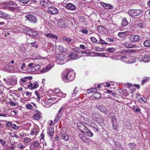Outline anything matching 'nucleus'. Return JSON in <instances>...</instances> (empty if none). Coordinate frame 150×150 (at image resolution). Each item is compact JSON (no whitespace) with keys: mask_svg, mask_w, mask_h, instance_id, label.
Listing matches in <instances>:
<instances>
[{"mask_svg":"<svg viewBox=\"0 0 150 150\" xmlns=\"http://www.w3.org/2000/svg\"><path fill=\"white\" fill-rule=\"evenodd\" d=\"M48 11L49 13L52 14H56L58 13V9L54 6H50L48 7Z\"/></svg>","mask_w":150,"mask_h":150,"instance_id":"obj_9","label":"nucleus"},{"mask_svg":"<svg viewBox=\"0 0 150 150\" xmlns=\"http://www.w3.org/2000/svg\"><path fill=\"white\" fill-rule=\"evenodd\" d=\"M40 144L39 142L37 141H35L33 142V145L35 148L38 146Z\"/></svg>","mask_w":150,"mask_h":150,"instance_id":"obj_34","label":"nucleus"},{"mask_svg":"<svg viewBox=\"0 0 150 150\" xmlns=\"http://www.w3.org/2000/svg\"><path fill=\"white\" fill-rule=\"evenodd\" d=\"M25 33L30 35H32L37 37L38 34L36 32L30 30L29 28H27L26 30H24Z\"/></svg>","mask_w":150,"mask_h":150,"instance_id":"obj_6","label":"nucleus"},{"mask_svg":"<svg viewBox=\"0 0 150 150\" xmlns=\"http://www.w3.org/2000/svg\"><path fill=\"white\" fill-rule=\"evenodd\" d=\"M59 94H60V95H59L60 96L63 98L65 97L66 95V94L65 93H62L61 92L59 93Z\"/></svg>","mask_w":150,"mask_h":150,"instance_id":"obj_54","label":"nucleus"},{"mask_svg":"<svg viewBox=\"0 0 150 150\" xmlns=\"http://www.w3.org/2000/svg\"><path fill=\"white\" fill-rule=\"evenodd\" d=\"M123 94L124 95L126 96H127L129 95V93L127 91L125 90L124 91H123Z\"/></svg>","mask_w":150,"mask_h":150,"instance_id":"obj_57","label":"nucleus"},{"mask_svg":"<svg viewBox=\"0 0 150 150\" xmlns=\"http://www.w3.org/2000/svg\"><path fill=\"white\" fill-rule=\"evenodd\" d=\"M40 117V113H36L33 116V117L36 120H38L39 119Z\"/></svg>","mask_w":150,"mask_h":150,"instance_id":"obj_33","label":"nucleus"},{"mask_svg":"<svg viewBox=\"0 0 150 150\" xmlns=\"http://www.w3.org/2000/svg\"><path fill=\"white\" fill-rule=\"evenodd\" d=\"M16 5V3L13 2H10L9 3H5V5H14L15 6Z\"/></svg>","mask_w":150,"mask_h":150,"instance_id":"obj_42","label":"nucleus"},{"mask_svg":"<svg viewBox=\"0 0 150 150\" xmlns=\"http://www.w3.org/2000/svg\"><path fill=\"white\" fill-rule=\"evenodd\" d=\"M51 67L50 65H49L46 67L45 68L42 69L41 71V72H45L49 70L50 69V68Z\"/></svg>","mask_w":150,"mask_h":150,"instance_id":"obj_39","label":"nucleus"},{"mask_svg":"<svg viewBox=\"0 0 150 150\" xmlns=\"http://www.w3.org/2000/svg\"><path fill=\"white\" fill-rule=\"evenodd\" d=\"M18 147L21 149H23L24 148L23 145L21 144H18Z\"/></svg>","mask_w":150,"mask_h":150,"instance_id":"obj_62","label":"nucleus"},{"mask_svg":"<svg viewBox=\"0 0 150 150\" xmlns=\"http://www.w3.org/2000/svg\"><path fill=\"white\" fill-rule=\"evenodd\" d=\"M120 59L121 61L125 63L128 62L129 60L128 58L125 56L121 57Z\"/></svg>","mask_w":150,"mask_h":150,"instance_id":"obj_28","label":"nucleus"},{"mask_svg":"<svg viewBox=\"0 0 150 150\" xmlns=\"http://www.w3.org/2000/svg\"><path fill=\"white\" fill-rule=\"evenodd\" d=\"M26 108L27 109H31L33 108V106L31 104H27L26 105Z\"/></svg>","mask_w":150,"mask_h":150,"instance_id":"obj_48","label":"nucleus"},{"mask_svg":"<svg viewBox=\"0 0 150 150\" xmlns=\"http://www.w3.org/2000/svg\"><path fill=\"white\" fill-rule=\"evenodd\" d=\"M93 141L91 139L89 138H88L87 139V140L85 143H87V144L89 145Z\"/></svg>","mask_w":150,"mask_h":150,"instance_id":"obj_46","label":"nucleus"},{"mask_svg":"<svg viewBox=\"0 0 150 150\" xmlns=\"http://www.w3.org/2000/svg\"><path fill=\"white\" fill-rule=\"evenodd\" d=\"M18 1L19 2L24 4H28L30 2V0H18Z\"/></svg>","mask_w":150,"mask_h":150,"instance_id":"obj_38","label":"nucleus"},{"mask_svg":"<svg viewBox=\"0 0 150 150\" xmlns=\"http://www.w3.org/2000/svg\"><path fill=\"white\" fill-rule=\"evenodd\" d=\"M45 36L46 37L53 38L54 40H57L58 39V37L57 36L51 33L46 34L45 35Z\"/></svg>","mask_w":150,"mask_h":150,"instance_id":"obj_15","label":"nucleus"},{"mask_svg":"<svg viewBox=\"0 0 150 150\" xmlns=\"http://www.w3.org/2000/svg\"><path fill=\"white\" fill-rule=\"evenodd\" d=\"M142 98L139 95H137L136 97V99L138 100L140 102H141V99H142Z\"/></svg>","mask_w":150,"mask_h":150,"instance_id":"obj_50","label":"nucleus"},{"mask_svg":"<svg viewBox=\"0 0 150 150\" xmlns=\"http://www.w3.org/2000/svg\"><path fill=\"white\" fill-rule=\"evenodd\" d=\"M65 7L68 9L72 11L75 10L76 8V7L75 5L70 3L67 4L66 6Z\"/></svg>","mask_w":150,"mask_h":150,"instance_id":"obj_14","label":"nucleus"},{"mask_svg":"<svg viewBox=\"0 0 150 150\" xmlns=\"http://www.w3.org/2000/svg\"><path fill=\"white\" fill-rule=\"evenodd\" d=\"M133 109L136 112H140V110L139 109V107L138 106H133Z\"/></svg>","mask_w":150,"mask_h":150,"instance_id":"obj_36","label":"nucleus"},{"mask_svg":"<svg viewBox=\"0 0 150 150\" xmlns=\"http://www.w3.org/2000/svg\"><path fill=\"white\" fill-rule=\"evenodd\" d=\"M66 22L63 19H59L58 22V26L60 27H63L65 24Z\"/></svg>","mask_w":150,"mask_h":150,"instance_id":"obj_16","label":"nucleus"},{"mask_svg":"<svg viewBox=\"0 0 150 150\" xmlns=\"http://www.w3.org/2000/svg\"><path fill=\"white\" fill-rule=\"evenodd\" d=\"M63 80L65 82H68L72 81L75 77V74L74 71L64 70L61 74Z\"/></svg>","mask_w":150,"mask_h":150,"instance_id":"obj_1","label":"nucleus"},{"mask_svg":"<svg viewBox=\"0 0 150 150\" xmlns=\"http://www.w3.org/2000/svg\"><path fill=\"white\" fill-rule=\"evenodd\" d=\"M112 125L113 128L116 130L117 129V124L116 119L114 116H112Z\"/></svg>","mask_w":150,"mask_h":150,"instance_id":"obj_11","label":"nucleus"},{"mask_svg":"<svg viewBox=\"0 0 150 150\" xmlns=\"http://www.w3.org/2000/svg\"><path fill=\"white\" fill-rule=\"evenodd\" d=\"M100 111L102 112H103L104 113H106L107 112L106 110L105 109V108H100Z\"/></svg>","mask_w":150,"mask_h":150,"instance_id":"obj_52","label":"nucleus"},{"mask_svg":"<svg viewBox=\"0 0 150 150\" xmlns=\"http://www.w3.org/2000/svg\"><path fill=\"white\" fill-rule=\"evenodd\" d=\"M11 127L13 129H18L17 126L15 124H13L11 125Z\"/></svg>","mask_w":150,"mask_h":150,"instance_id":"obj_53","label":"nucleus"},{"mask_svg":"<svg viewBox=\"0 0 150 150\" xmlns=\"http://www.w3.org/2000/svg\"><path fill=\"white\" fill-rule=\"evenodd\" d=\"M17 7L9 6L8 7L7 9L11 11L14 10L16 8H17Z\"/></svg>","mask_w":150,"mask_h":150,"instance_id":"obj_43","label":"nucleus"},{"mask_svg":"<svg viewBox=\"0 0 150 150\" xmlns=\"http://www.w3.org/2000/svg\"><path fill=\"white\" fill-rule=\"evenodd\" d=\"M141 99V102L142 101L144 102L145 103H147V100L146 98H144V97H142Z\"/></svg>","mask_w":150,"mask_h":150,"instance_id":"obj_51","label":"nucleus"},{"mask_svg":"<svg viewBox=\"0 0 150 150\" xmlns=\"http://www.w3.org/2000/svg\"><path fill=\"white\" fill-rule=\"evenodd\" d=\"M150 60V56L149 55L142 56L140 58V61L141 62L145 63L148 62Z\"/></svg>","mask_w":150,"mask_h":150,"instance_id":"obj_7","label":"nucleus"},{"mask_svg":"<svg viewBox=\"0 0 150 150\" xmlns=\"http://www.w3.org/2000/svg\"><path fill=\"white\" fill-rule=\"evenodd\" d=\"M125 46L126 48H129L133 47L135 45L132 44L129 42H127L125 44Z\"/></svg>","mask_w":150,"mask_h":150,"instance_id":"obj_26","label":"nucleus"},{"mask_svg":"<svg viewBox=\"0 0 150 150\" xmlns=\"http://www.w3.org/2000/svg\"><path fill=\"white\" fill-rule=\"evenodd\" d=\"M81 32L82 33H84V34H87L88 32V30H83V29H81Z\"/></svg>","mask_w":150,"mask_h":150,"instance_id":"obj_61","label":"nucleus"},{"mask_svg":"<svg viewBox=\"0 0 150 150\" xmlns=\"http://www.w3.org/2000/svg\"><path fill=\"white\" fill-rule=\"evenodd\" d=\"M27 87L30 88H31V87H32L33 86V84L30 82H29V80L28 82H27Z\"/></svg>","mask_w":150,"mask_h":150,"instance_id":"obj_49","label":"nucleus"},{"mask_svg":"<svg viewBox=\"0 0 150 150\" xmlns=\"http://www.w3.org/2000/svg\"><path fill=\"white\" fill-rule=\"evenodd\" d=\"M40 3L42 6L47 7H49L52 5L51 2L48 0H40Z\"/></svg>","mask_w":150,"mask_h":150,"instance_id":"obj_8","label":"nucleus"},{"mask_svg":"<svg viewBox=\"0 0 150 150\" xmlns=\"http://www.w3.org/2000/svg\"><path fill=\"white\" fill-rule=\"evenodd\" d=\"M30 141V139L28 137H26L24 140V142L25 143L29 142Z\"/></svg>","mask_w":150,"mask_h":150,"instance_id":"obj_58","label":"nucleus"},{"mask_svg":"<svg viewBox=\"0 0 150 150\" xmlns=\"http://www.w3.org/2000/svg\"><path fill=\"white\" fill-rule=\"evenodd\" d=\"M79 53L76 52H73L70 53L69 57L70 58L72 59L73 60H74L77 59L79 57V56L78 55Z\"/></svg>","mask_w":150,"mask_h":150,"instance_id":"obj_12","label":"nucleus"},{"mask_svg":"<svg viewBox=\"0 0 150 150\" xmlns=\"http://www.w3.org/2000/svg\"><path fill=\"white\" fill-rule=\"evenodd\" d=\"M32 79V76L25 77L21 79V81L23 82H25Z\"/></svg>","mask_w":150,"mask_h":150,"instance_id":"obj_23","label":"nucleus"},{"mask_svg":"<svg viewBox=\"0 0 150 150\" xmlns=\"http://www.w3.org/2000/svg\"><path fill=\"white\" fill-rule=\"evenodd\" d=\"M77 128L79 130L82 132L83 134H85V131L87 129V127L82 122H79L77 124Z\"/></svg>","mask_w":150,"mask_h":150,"instance_id":"obj_4","label":"nucleus"},{"mask_svg":"<svg viewBox=\"0 0 150 150\" xmlns=\"http://www.w3.org/2000/svg\"><path fill=\"white\" fill-rule=\"evenodd\" d=\"M115 48L113 47L109 48H108L107 51L109 52L112 53L115 52Z\"/></svg>","mask_w":150,"mask_h":150,"instance_id":"obj_37","label":"nucleus"},{"mask_svg":"<svg viewBox=\"0 0 150 150\" xmlns=\"http://www.w3.org/2000/svg\"><path fill=\"white\" fill-rule=\"evenodd\" d=\"M77 87H76L75 88L74 90V92L73 93V95L75 96L77 93L78 91L76 90Z\"/></svg>","mask_w":150,"mask_h":150,"instance_id":"obj_55","label":"nucleus"},{"mask_svg":"<svg viewBox=\"0 0 150 150\" xmlns=\"http://www.w3.org/2000/svg\"><path fill=\"white\" fill-rule=\"evenodd\" d=\"M143 11L142 9H131L129 10L128 13L131 16H139Z\"/></svg>","mask_w":150,"mask_h":150,"instance_id":"obj_2","label":"nucleus"},{"mask_svg":"<svg viewBox=\"0 0 150 150\" xmlns=\"http://www.w3.org/2000/svg\"><path fill=\"white\" fill-rule=\"evenodd\" d=\"M65 59L64 55L62 54H60L57 55L56 61L58 64H62L65 62V61H64Z\"/></svg>","mask_w":150,"mask_h":150,"instance_id":"obj_3","label":"nucleus"},{"mask_svg":"<svg viewBox=\"0 0 150 150\" xmlns=\"http://www.w3.org/2000/svg\"><path fill=\"white\" fill-rule=\"evenodd\" d=\"M100 4L106 9H112L113 8V6L111 4L106 3L102 2H100Z\"/></svg>","mask_w":150,"mask_h":150,"instance_id":"obj_10","label":"nucleus"},{"mask_svg":"<svg viewBox=\"0 0 150 150\" xmlns=\"http://www.w3.org/2000/svg\"><path fill=\"white\" fill-rule=\"evenodd\" d=\"M61 117V116L60 114H59L58 113L56 116V117L54 119V123L57 122L60 119Z\"/></svg>","mask_w":150,"mask_h":150,"instance_id":"obj_32","label":"nucleus"},{"mask_svg":"<svg viewBox=\"0 0 150 150\" xmlns=\"http://www.w3.org/2000/svg\"><path fill=\"white\" fill-rule=\"evenodd\" d=\"M10 17V16L9 15L0 11V18H9Z\"/></svg>","mask_w":150,"mask_h":150,"instance_id":"obj_18","label":"nucleus"},{"mask_svg":"<svg viewBox=\"0 0 150 150\" xmlns=\"http://www.w3.org/2000/svg\"><path fill=\"white\" fill-rule=\"evenodd\" d=\"M67 106V104H65L62 105L59 110L58 113L60 115V113L62 111H64V110Z\"/></svg>","mask_w":150,"mask_h":150,"instance_id":"obj_31","label":"nucleus"},{"mask_svg":"<svg viewBox=\"0 0 150 150\" xmlns=\"http://www.w3.org/2000/svg\"><path fill=\"white\" fill-rule=\"evenodd\" d=\"M93 129L96 131V132H98L99 130V128L98 127H93Z\"/></svg>","mask_w":150,"mask_h":150,"instance_id":"obj_56","label":"nucleus"},{"mask_svg":"<svg viewBox=\"0 0 150 150\" xmlns=\"http://www.w3.org/2000/svg\"><path fill=\"white\" fill-rule=\"evenodd\" d=\"M97 91V90L94 88H92L88 90L87 93H90L94 92H96Z\"/></svg>","mask_w":150,"mask_h":150,"instance_id":"obj_35","label":"nucleus"},{"mask_svg":"<svg viewBox=\"0 0 150 150\" xmlns=\"http://www.w3.org/2000/svg\"><path fill=\"white\" fill-rule=\"evenodd\" d=\"M25 67V64L24 63H23V64H22L21 69V70H24V68Z\"/></svg>","mask_w":150,"mask_h":150,"instance_id":"obj_60","label":"nucleus"},{"mask_svg":"<svg viewBox=\"0 0 150 150\" xmlns=\"http://www.w3.org/2000/svg\"><path fill=\"white\" fill-rule=\"evenodd\" d=\"M128 32L127 31L120 32L118 34V35L120 38H123L126 36H127Z\"/></svg>","mask_w":150,"mask_h":150,"instance_id":"obj_21","label":"nucleus"},{"mask_svg":"<svg viewBox=\"0 0 150 150\" xmlns=\"http://www.w3.org/2000/svg\"><path fill=\"white\" fill-rule=\"evenodd\" d=\"M128 146L130 150H133L136 147V144L134 143H129L128 144Z\"/></svg>","mask_w":150,"mask_h":150,"instance_id":"obj_22","label":"nucleus"},{"mask_svg":"<svg viewBox=\"0 0 150 150\" xmlns=\"http://www.w3.org/2000/svg\"><path fill=\"white\" fill-rule=\"evenodd\" d=\"M40 66L39 64L34 65L30 68V69L31 70L30 71L33 72L39 69L40 68Z\"/></svg>","mask_w":150,"mask_h":150,"instance_id":"obj_17","label":"nucleus"},{"mask_svg":"<svg viewBox=\"0 0 150 150\" xmlns=\"http://www.w3.org/2000/svg\"><path fill=\"white\" fill-rule=\"evenodd\" d=\"M61 138L62 139H64L66 141H68L69 139V137L68 135L64 133L61 134Z\"/></svg>","mask_w":150,"mask_h":150,"instance_id":"obj_19","label":"nucleus"},{"mask_svg":"<svg viewBox=\"0 0 150 150\" xmlns=\"http://www.w3.org/2000/svg\"><path fill=\"white\" fill-rule=\"evenodd\" d=\"M54 130L51 127H49L48 129V134L52 138L54 134Z\"/></svg>","mask_w":150,"mask_h":150,"instance_id":"obj_20","label":"nucleus"},{"mask_svg":"<svg viewBox=\"0 0 150 150\" xmlns=\"http://www.w3.org/2000/svg\"><path fill=\"white\" fill-rule=\"evenodd\" d=\"M0 142L1 143L3 146H4L6 142V141L3 140L2 139H0Z\"/></svg>","mask_w":150,"mask_h":150,"instance_id":"obj_47","label":"nucleus"},{"mask_svg":"<svg viewBox=\"0 0 150 150\" xmlns=\"http://www.w3.org/2000/svg\"><path fill=\"white\" fill-rule=\"evenodd\" d=\"M34 63L33 62L31 63L28 64V66L29 67H30V68L31 67H33L34 65Z\"/></svg>","mask_w":150,"mask_h":150,"instance_id":"obj_63","label":"nucleus"},{"mask_svg":"<svg viewBox=\"0 0 150 150\" xmlns=\"http://www.w3.org/2000/svg\"><path fill=\"white\" fill-rule=\"evenodd\" d=\"M128 24V22L126 18H123L122 19V23H121L122 26L123 27L125 26Z\"/></svg>","mask_w":150,"mask_h":150,"instance_id":"obj_27","label":"nucleus"},{"mask_svg":"<svg viewBox=\"0 0 150 150\" xmlns=\"http://www.w3.org/2000/svg\"><path fill=\"white\" fill-rule=\"evenodd\" d=\"M129 38L131 41L136 42L139 40L140 37L137 35H131L130 36Z\"/></svg>","mask_w":150,"mask_h":150,"instance_id":"obj_13","label":"nucleus"},{"mask_svg":"<svg viewBox=\"0 0 150 150\" xmlns=\"http://www.w3.org/2000/svg\"><path fill=\"white\" fill-rule=\"evenodd\" d=\"M91 42H97L98 41L96 38L93 37L91 38Z\"/></svg>","mask_w":150,"mask_h":150,"instance_id":"obj_44","label":"nucleus"},{"mask_svg":"<svg viewBox=\"0 0 150 150\" xmlns=\"http://www.w3.org/2000/svg\"><path fill=\"white\" fill-rule=\"evenodd\" d=\"M82 52L83 53H85V54H88V55L92 54H93L94 53V52H90L88 51H85L83 52Z\"/></svg>","mask_w":150,"mask_h":150,"instance_id":"obj_45","label":"nucleus"},{"mask_svg":"<svg viewBox=\"0 0 150 150\" xmlns=\"http://www.w3.org/2000/svg\"><path fill=\"white\" fill-rule=\"evenodd\" d=\"M143 45L146 47H150V40H147L144 42Z\"/></svg>","mask_w":150,"mask_h":150,"instance_id":"obj_25","label":"nucleus"},{"mask_svg":"<svg viewBox=\"0 0 150 150\" xmlns=\"http://www.w3.org/2000/svg\"><path fill=\"white\" fill-rule=\"evenodd\" d=\"M58 50L61 52H65L66 51V49L63 47L62 45H59L58 46Z\"/></svg>","mask_w":150,"mask_h":150,"instance_id":"obj_29","label":"nucleus"},{"mask_svg":"<svg viewBox=\"0 0 150 150\" xmlns=\"http://www.w3.org/2000/svg\"><path fill=\"white\" fill-rule=\"evenodd\" d=\"M85 131L86 132H85V134L86 135L89 137H92L93 136V133L88 128Z\"/></svg>","mask_w":150,"mask_h":150,"instance_id":"obj_24","label":"nucleus"},{"mask_svg":"<svg viewBox=\"0 0 150 150\" xmlns=\"http://www.w3.org/2000/svg\"><path fill=\"white\" fill-rule=\"evenodd\" d=\"M38 134L37 130L36 129H34L31 130L30 134L31 135H36Z\"/></svg>","mask_w":150,"mask_h":150,"instance_id":"obj_30","label":"nucleus"},{"mask_svg":"<svg viewBox=\"0 0 150 150\" xmlns=\"http://www.w3.org/2000/svg\"><path fill=\"white\" fill-rule=\"evenodd\" d=\"M150 78L149 77H145L144 79L142 80V84H144L145 83L147 82L149 80Z\"/></svg>","mask_w":150,"mask_h":150,"instance_id":"obj_41","label":"nucleus"},{"mask_svg":"<svg viewBox=\"0 0 150 150\" xmlns=\"http://www.w3.org/2000/svg\"><path fill=\"white\" fill-rule=\"evenodd\" d=\"M38 86V83H34V85L32 86L31 88H30V89L33 90L34 89L37 88Z\"/></svg>","mask_w":150,"mask_h":150,"instance_id":"obj_40","label":"nucleus"},{"mask_svg":"<svg viewBox=\"0 0 150 150\" xmlns=\"http://www.w3.org/2000/svg\"><path fill=\"white\" fill-rule=\"evenodd\" d=\"M25 17L26 21L28 20L31 23H35L37 21V19L34 15L29 14L26 16Z\"/></svg>","mask_w":150,"mask_h":150,"instance_id":"obj_5","label":"nucleus"},{"mask_svg":"<svg viewBox=\"0 0 150 150\" xmlns=\"http://www.w3.org/2000/svg\"><path fill=\"white\" fill-rule=\"evenodd\" d=\"M9 103L10 105L12 106H15L16 105V103L14 102H10Z\"/></svg>","mask_w":150,"mask_h":150,"instance_id":"obj_59","label":"nucleus"},{"mask_svg":"<svg viewBox=\"0 0 150 150\" xmlns=\"http://www.w3.org/2000/svg\"><path fill=\"white\" fill-rule=\"evenodd\" d=\"M95 50L97 51H100V48L98 47H95L94 48Z\"/></svg>","mask_w":150,"mask_h":150,"instance_id":"obj_64","label":"nucleus"}]
</instances>
